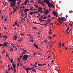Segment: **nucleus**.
I'll use <instances>...</instances> for the list:
<instances>
[{
    "label": "nucleus",
    "mask_w": 73,
    "mask_h": 73,
    "mask_svg": "<svg viewBox=\"0 0 73 73\" xmlns=\"http://www.w3.org/2000/svg\"><path fill=\"white\" fill-rule=\"evenodd\" d=\"M58 20L59 21L60 23L62 24V22L63 21H65L66 20V18L64 17L60 18V17H59L58 18Z\"/></svg>",
    "instance_id": "f257e3e1"
},
{
    "label": "nucleus",
    "mask_w": 73,
    "mask_h": 73,
    "mask_svg": "<svg viewBox=\"0 0 73 73\" xmlns=\"http://www.w3.org/2000/svg\"><path fill=\"white\" fill-rule=\"evenodd\" d=\"M9 1V2L10 3H10V4H11L10 6V7H15L16 5V1H13V0H8Z\"/></svg>",
    "instance_id": "f03ea898"
},
{
    "label": "nucleus",
    "mask_w": 73,
    "mask_h": 73,
    "mask_svg": "<svg viewBox=\"0 0 73 73\" xmlns=\"http://www.w3.org/2000/svg\"><path fill=\"white\" fill-rule=\"evenodd\" d=\"M29 55H27V54H25L23 56V57L22 58L23 60H27V59L29 57Z\"/></svg>",
    "instance_id": "7ed1b4c3"
},
{
    "label": "nucleus",
    "mask_w": 73,
    "mask_h": 73,
    "mask_svg": "<svg viewBox=\"0 0 73 73\" xmlns=\"http://www.w3.org/2000/svg\"><path fill=\"white\" fill-rule=\"evenodd\" d=\"M48 5V7H52L53 8H55L54 6L53 5L52 3H50Z\"/></svg>",
    "instance_id": "20e7f679"
},
{
    "label": "nucleus",
    "mask_w": 73,
    "mask_h": 73,
    "mask_svg": "<svg viewBox=\"0 0 73 73\" xmlns=\"http://www.w3.org/2000/svg\"><path fill=\"white\" fill-rule=\"evenodd\" d=\"M34 47H35L36 49H38V45L36 44L35 43H34Z\"/></svg>",
    "instance_id": "39448f33"
},
{
    "label": "nucleus",
    "mask_w": 73,
    "mask_h": 73,
    "mask_svg": "<svg viewBox=\"0 0 73 73\" xmlns=\"http://www.w3.org/2000/svg\"><path fill=\"white\" fill-rule=\"evenodd\" d=\"M12 66H13V68H14V69H15L16 67V66L15 65V64L14 63L12 64Z\"/></svg>",
    "instance_id": "423d86ee"
},
{
    "label": "nucleus",
    "mask_w": 73,
    "mask_h": 73,
    "mask_svg": "<svg viewBox=\"0 0 73 73\" xmlns=\"http://www.w3.org/2000/svg\"><path fill=\"white\" fill-rule=\"evenodd\" d=\"M23 11L25 12H27V11H29V9H26L23 10Z\"/></svg>",
    "instance_id": "0eeeda50"
},
{
    "label": "nucleus",
    "mask_w": 73,
    "mask_h": 73,
    "mask_svg": "<svg viewBox=\"0 0 73 73\" xmlns=\"http://www.w3.org/2000/svg\"><path fill=\"white\" fill-rule=\"evenodd\" d=\"M44 1H45V2H46V3H47V4L48 5L49 4V0H47L46 1V0H44Z\"/></svg>",
    "instance_id": "6e6552de"
},
{
    "label": "nucleus",
    "mask_w": 73,
    "mask_h": 73,
    "mask_svg": "<svg viewBox=\"0 0 73 73\" xmlns=\"http://www.w3.org/2000/svg\"><path fill=\"white\" fill-rule=\"evenodd\" d=\"M13 37L14 38V39L13 38V39L14 40H16V38H17V36L15 35L13 36Z\"/></svg>",
    "instance_id": "1a4fd4ad"
},
{
    "label": "nucleus",
    "mask_w": 73,
    "mask_h": 73,
    "mask_svg": "<svg viewBox=\"0 0 73 73\" xmlns=\"http://www.w3.org/2000/svg\"><path fill=\"white\" fill-rule=\"evenodd\" d=\"M4 46L3 47H4L5 46H8L7 45V43L5 42H4L3 43Z\"/></svg>",
    "instance_id": "9d476101"
},
{
    "label": "nucleus",
    "mask_w": 73,
    "mask_h": 73,
    "mask_svg": "<svg viewBox=\"0 0 73 73\" xmlns=\"http://www.w3.org/2000/svg\"><path fill=\"white\" fill-rule=\"evenodd\" d=\"M28 70H31V69H30V68H26V70L27 71V73H28Z\"/></svg>",
    "instance_id": "9b49d317"
},
{
    "label": "nucleus",
    "mask_w": 73,
    "mask_h": 73,
    "mask_svg": "<svg viewBox=\"0 0 73 73\" xmlns=\"http://www.w3.org/2000/svg\"><path fill=\"white\" fill-rule=\"evenodd\" d=\"M52 14H53V15H57V12H55V11H54L52 12Z\"/></svg>",
    "instance_id": "f8f14e48"
},
{
    "label": "nucleus",
    "mask_w": 73,
    "mask_h": 73,
    "mask_svg": "<svg viewBox=\"0 0 73 73\" xmlns=\"http://www.w3.org/2000/svg\"><path fill=\"white\" fill-rule=\"evenodd\" d=\"M37 54H38V55H40V56H42V53L41 52H39L38 53H37Z\"/></svg>",
    "instance_id": "ddd939ff"
},
{
    "label": "nucleus",
    "mask_w": 73,
    "mask_h": 73,
    "mask_svg": "<svg viewBox=\"0 0 73 73\" xmlns=\"http://www.w3.org/2000/svg\"><path fill=\"white\" fill-rule=\"evenodd\" d=\"M40 12H41V13H44V12H45L44 11H42V8H41V9H40Z\"/></svg>",
    "instance_id": "4468645a"
},
{
    "label": "nucleus",
    "mask_w": 73,
    "mask_h": 73,
    "mask_svg": "<svg viewBox=\"0 0 73 73\" xmlns=\"http://www.w3.org/2000/svg\"><path fill=\"white\" fill-rule=\"evenodd\" d=\"M41 7H39V9H38L39 10L38 11V12H37L38 13V12H40L41 11Z\"/></svg>",
    "instance_id": "2eb2a0df"
},
{
    "label": "nucleus",
    "mask_w": 73,
    "mask_h": 73,
    "mask_svg": "<svg viewBox=\"0 0 73 73\" xmlns=\"http://www.w3.org/2000/svg\"><path fill=\"white\" fill-rule=\"evenodd\" d=\"M59 46L60 48H61V42H60L59 43Z\"/></svg>",
    "instance_id": "dca6fc26"
},
{
    "label": "nucleus",
    "mask_w": 73,
    "mask_h": 73,
    "mask_svg": "<svg viewBox=\"0 0 73 73\" xmlns=\"http://www.w3.org/2000/svg\"><path fill=\"white\" fill-rule=\"evenodd\" d=\"M42 19H43V17L41 16L39 20H42Z\"/></svg>",
    "instance_id": "f3484780"
},
{
    "label": "nucleus",
    "mask_w": 73,
    "mask_h": 73,
    "mask_svg": "<svg viewBox=\"0 0 73 73\" xmlns=\"http://www.w3.org/2000/svg\"><path fill=\"white\" fill-rule=\"evenodd\" d=\"M48 13L46 11H45V12H44V14H45V15H47Z\"/></svg>",
    "instance_id": "a211bd4d"
},
{
    "label": "nucleus",
    "mask_w": 73,
    "mask_h": 73,
    "mask_svg": "<svg viewBox=\"0 0 73 73\" xmlns=\"http://www.w3.org/2000/svg\"><path fill=\"white\" fill-rule=\"evenodd\" d=\"M13 9L14 10V12H15L16 11V10H17V9L15 8H13Z\"/></svg>",
    "instance_id": "6ab92c4d"
},
{
    "label": "nucleus",
    "mask_w": 73,
    "mask_h": 73,
    "mask_svg": "<svg viewBox=\"0 0 73 73\" xmlns=\"http://www.w3.org/2000/svg\"><path fill=\"white\" fill-rule=\"evenodd\" d=\"M33 71H34V72L35 73H36L37 72V71H36V70L35 69H34L33 70Z\"/></svg>",
    "instance_id": "aec40b11"
},
{
    "label": "nucleus",
    "mask_w": 73,
    "mask_h": 73,
    "mask_svg": "<svg viewBox=\"0 0 73 73\" xmlns=\"http://www.w3.org/2000/svg\"><path fill=\"white\" fill-rule=\"evenodd\" d=\"M3 46L4 47V44H0V46Z\"/></svg>",
    "instance_id": "412c9836"
},
{
    "label": "nucleus",
    "mask_w": 73,
    "mask_h": 73,
    "mask_svg": "<svg viewBox=\"0 0 73 73\" xmlns=\"http://www.w3.org/2000/svg\"><path fill=\"white\" fill-rule=\"evenodd\" d=\"M34 6H36V7L38 8V9H39V7L37 5H34Z\"/></svg>",
    "instance_id": "4be33fe9"
},
{
    "label": "nucleus",
    "mask_w": 73,
    "mask_h": 73,
    "mask_svg": "<svg viewBox=\"0 0 73 73\" xmlns=\"http://www.w3.org/2000/svg\"><path fill=\"white\" fill-rule=\"evenodd\" d=\"M69 32H68V33H66V34H69L70 32V31H71V30H70L69 31Z\"/></svg>",
    "instance_id": "5701e85b"
},
{
    "label": "nucleus",
    "mask_w": 73,
    "mask_h": 73,
    "mask_svg": "<svg viewBox=\"0 0 73 73\" xmlns=\"http://www.w3.org/2000/svg\"><path fill=\"white\" fill-rule=\"evenodd\" d=\"M28 2V1H25V2L24 3V4H27V3Z\"/></svg>",
    "instance_id": "b1692460"
},
{
    "label": "nucleus",
    "mask_w": 73,
    "mask_h": 73,
    "mask_svg": "<svg viewBox=\"0 0 73 73\" xmlns=\"http://www.w3.org/2000/svg\"><path fill=\"white\" fill-rule=\"evenodd\" d=\"M49 10L50 11H52V10L51 9V7H49Z\"/></svg>",
    "instance_id": "393cba45"
},
{
    "label": "nucleus",
    "mask_w": 73,
    "mask_h": 73,
    "mask_svg": "<svg viewBox=\"0 0 73 73\" xmlns=\"http://www.w3.org/2000/svg\"><path fill=\"white\" fill-rule=\"evenodd\" d=\"M47 40H46V39H45L44 40V42H45V43H47Z\"/></svg>",
    "instance_id": "a878e982"
},
{
    "label": "nucleus",
    "mask_w": 73,
    "mask_h": 73,
    "mask_svg": "<svg viewBox=\"0 0 73 73\" xmlns=\"http://www.w3.org/2000/svg\"><path fill=\"white\" fill-rule=\"evenodd\" d=\"M13 70H14V72L15 73H16V70L15 69H13Z\"/></svg>",
    "instance_id": "bb28decb"
},
{
    "label": "nucleus",
    "mask_w": 73,
    "mask_h": 73,
    "mask_svg": "<svg viewBox=\"0 0 73 73\" xmlns=\"http://www.w3.org/2000/svg\"><path fill=\"white\" fill-rule=\"evenodd\" d=\"M3 38H8V37L7 36H5Z\"/></svg>",
    "instance_id": "cd10ccee"
},
{
    "label": "nucleus",
    "mask_w": 73,
    "mask_h": 73,
    "mask_svg": "<svg viewBox=\"0 0 73 73\" xmlns=\"http://www.w3.org/2000/svg\"><path fill=\"white\" fill-rule=\"evenodd\" d=\"M27 16H26V17H24L23 18V20H25V18H27Z\"/></svg>",
    "instance_id": "c85d7f7f"
},
{
    "label": "nucleus",
    "mask_w": 73,
    "mask_h": 73,
    "mask_svg": "<svg viewBox=\"0 0 73 73\" xmlns=\"http://www.w3.org/2000/svg\"><path fill=\"white\" fill-rule=\"evenodd\" d=\"M32 14H33V12H31L30 13L29 15H32Z\"/></svg>",
    "instance_id": "c756f323"
},
{
    "label": "nucleus",
    "mask_w": 73,
    "mask_h": 73,
    "mask_svg": "<svg viewBox=\"0 0 73 73\" xmlns=\"http://www.w3.org/2000/svg\"><path fill=\"white\" fill-rule=\"evenodd\" d=\"M10 61L11 63H13V60H11Z\"/></svg>",
    "instance_id": "7c9ffc66"
},
{
    "label": "nucleus",
    "mask_w": 73,
    "mask_h": 73,
    "mask_svg": "<svg viewBox=\"0 0 73 73\" xmlns=\"http://www.w3.org/2000/svg\"><path fill=\"white\" fill-rule=\"evenodd\" d=\"M5 52V50H4L3 51V52H2L1 53L2 54H4V52Z\"/></svg>",
    "instance_id": "2f4dec72"
},
{
    "label": "nucleus",
    "mask_w": 73,
    "mask_h": 73,
    "mask_svg": "<svg viewBox=\"0 0 73 73\" xmlns=\"http://www.w3.org/2000/svg\"><path fill=\"white\" fill-rule=\"evenodd\" d=\"M22 40H23V39L22 40H18V42H20L21 41H22Z\"/></svg>",
    "instance_id": "473e14b6"
},
{
    "label": "nucleus",
    "mask_w": 73,
    "mask_h": 73,
    "mask_svg": "<svg viewBox=\"0 0 73 73\" xmlns=\"http://www.w3.org/2000/svg\"><path fill=\"white\" fill-rule=\"evenodd\" d=\"M33 29H37V28H36V27H33Z\"/></svg>",
    "instance_id": "72a5a7b5"
},
{
    "label": "nucleus",
    "mask_w": 73,
    "mask_h": 73,
    "mask_svg": "<svg viewBox=\"0 0 73 73\" xmlns=\"http://www.w3.org/2000/svg\"><path fill=\"white\" fill-rule=\"evenodd\" d=\"M51 57V55H50L49 56H48V58H50Z\"/></svg>",
    "instance_id": "f704fd0d"
},
{
    "label": "nucleus",
    "mask_w": 73,
    "mask_h": 73,
    "mask_svg": "<svg viewBox=\"0 0 73 73\" xmlns=\"http://www.w3.org/2000/svg\"><path fill=\"white\" fill-rule=\"evenodd\" d=\"M23 51L24 52H27V50H25L24 49L23 50Z\"/></svg>",
    "instance_id": "c9c22d12"
},
{
    "label": "nucleus",
    "mask_w": 73,
    "mask_h": 73,
    "mask_svg": "<svg viewBox=\"0 0 73 73\" xmlns=\"http://www.w3.org/2000/svg\"><path fill=\"white\" fill-rule=\"evenodd\" d=\"M38 66H42V65L40 64H38Z\"/></svg>",
    "instance_id": "e433bc0d"
},
{
    "label": "nucleus",
    "mask_w": 73,
    "mask_h": 73,
    "mask_svg": "<svg viewBox=\"0 0 73 73\" xmlns=\"http://www.w3.org/2000/svg\"><path fill=\"white\" fill-rule=\"evenodd\" d=\"M48 17L49 18L51 17V16H50V15H48Z\"/></svg>",
    "instance_id": "4c0bfd02"
},
{
    "label": "nucleus",
    "mask_w": 73,
    "mask_h": 73,
    "mask_svg": "<svg viewBox=\"0 0 73 73\" xmlns=\"http://www.w3.org/2000/svg\"><path fill=\"white\" fill-rule=\"evenodd\" d=\"M46 19V17L45 16L43 18V19Z\"/></svg>",
    "instance_id": "58836bf2"
},
{
    "label": "nucleus",
    "mask_w": 73,
    "mask_h": 73,
    "mask_svg": "<svg viewBox=\"0 0 73 73\" xmlns=\"http://www.w3.org/2000/svg\"><path fill=\"white\" fill-rule=\"evenodd\" d=\"M49 33L50 35L52 34V33L51 32H49Z\"/></svg>",
    "instance_id": "ea45409f"
},
{
    "label": "nucleus",
    "mask_w": 73,
    "mask_h": 73,
    "mask_svg": "<svg viewBox=\"0 0 73 73\" xmlns=\"http://www.w3.org/2000/svg\"><path fill=\"white\" fill-rule=\"evenodd\" d=\"M40 3L42 4V5L44 4V3H43V2H40Z\"/></svg>",
    "instance_id": "a19ab883"
},
{
    "label": "nucleus",
    "mask_w": 73,
    "mask_h": 73,
    "mask_svg": "<svg viewBox=\"0 0 73 73\" xmlns=\"http://www.w3.org/2000/svg\"><path fill=\"white\" fill-rule=\"evenodd\" d=\"M34 68H35V67H33V68H32L31 69V70H33V69H34Z\"/></svg>",
    "instance_id": "79ce46f5"
},
{
    "label": "nucleus",
    "mask_w": 73,
    "mask_h": 73,
    "mask_svg": "<svg viewBox=\"0 0 73 73\" xmlns=\"http://www.w3.org/2000/svg\"><path fill=\"white\" fill-rule=\"evenodd\" d=\"M30 1L32 3H34V1Z\"/></svg>",
    "instance_id": "37998d69"
},
{
    "label": "nucleus",
    "mask_w": 73,
    "mask_h": 73,
    "mask_svg": "<svg viewBox=\"0 0 73 73\" xmlns=\"http://www.w3.org/2000/svg\"><path fill=\"white\" fill-rule=\"evenodd\" d=\"M10 50V51H13V48H12L11 50Z\"/></svg>",
    "instance_id": "c03bdc74"
},
{
    "label": "nucleus",
    "mask_w": 73,
    "mask_h": 73,
    "mask_svg": "<svg viewBox=\"0 0 73 73\" xmlns=\"http://www.w3.org/2000/svg\"><path fill=\"white\" fill-rule=\"evenodd\" d=\"M34 66H35L36 67V68H37V65H33Z\"/></svg>",
    "instance_id": "a18cd8bd"
},
{
    "label": "nucleus",
    "mask_w": 73,
    "mask_h": 73,
    "mask_svg": "<svg viewBox=\"0 0 73 73\" xmlns=\"http://www.w3.org/2000/svg\"><path fill=\"white\" fill-rule=\"evenodd\" d=\"M68 30L67 29L66 30V33H68V32H68Z\"/></svg>",
    "instance_id": "49530a36"
},
{
    "label": "nucleus",
    "mask_w": 73,
    "mask_h": 73,
    "mask_svg": "<svg viewBox=\"0 0 73 73\" xmlns=\"http://www.w3.org/2000/svg\"><path fill=\"white\" fill-rule=\"evenodd\" d=\"M35 64L36 65H37V62H36V63H35Z\"/></svg>",
    "instance_id": "de8ad7c7"
},
{
    "label": "nucleus",
    "mask_w": 73,
    "mask_h": 73,
    "mask_svg": "<svg viewBox=\"0 0 73 73\" xmlns=\"http://www.w3.org/2000/svg\"><path fill=\"white\" fill-rule=\"evenodd\" d=\"M22 57H23V55H22V56H20V58L21 60V58H22Z\"/></svg>",
    "instance_id": "09e8293b"
},
{
    "label": "nucleus",
    "mask_w": 73,
    "mask_h": 73,
    "mask_svg": "<svg viewBox=\"0 0 73 73\" xmlns=\"http://www.w3.org/2000/svg\"><path fill=\"white\" fill-rule=\"evenodd\" d=\"M24 15V13H23L21 15V16H23Z\"/></svg>",
    "instance_id": "8fccbe9b"
},
{
    "label": "nucleus",
    "mask_w": 73,
    "mask_h": 73,
    "mask_svg": "<svg viewBox=\"0 0 73 73\" xmlns=\"http://www.w3.org/2000/svg\"><path fill=\"white\" fill-rule=\"evenodd\" d=\"M37 2H38V3H40V4H41V3L39 2V1H38V0L37 1Z\"/></svg>",
    "instance_id": "3c124183"
},
{
    "label": "nucleus",
    "mask_w": 73,
    "mask_h": 73,
    "mask_svg": "<svg viewBox=\"0 0 73 73\" xmlns=\"http://www.w3.org/2000/svg\"><path fill=\"white\" fill-rule=\"evenodd\" d=\"M20 35H21V36H23V35H24V34H21Z\"/></svg>",
    "instance_id": "603ef678"
},
{
    "label": "nucleus",
    "mask_w": 73,
    "mask_h": 73,
    "mask_svg": "<svg viewBox=\"0 0 73 73\" xmlns=\"http://www.w3.org/2000/svg\"><path fill=\"white\" fill-rule=\"evenodd\" d=\"M54 60H52V63H53V62H54Z\"/></svg>",
    "instance_id": "864d4df0"
},
{
    "label": "nucleus",
    "mask_w": 73,
    "mask_h": 73,
    "mask_svg": "<svg viewBox=\"0 0 73 73\" xmlns=\"http://www.w3.org/2000/svg\"><path fill=\"white\" fill-rule=\"evenodd\" d=\"M10 68H11V69H13V68H12V66H11Z\"/></svg>",
    "instance_id": "5fc2aeb1"
},
{
    "label": "nucleus",
    "mask_w": 73,
    "mask_h": 73,
    "mask_svg": "<svg viewBox=\"0 0 73 73\" xmlns=\"http://www.w3.org/2000/svg\"><path fill=\"white\" fill-rule=\"evenodd\" d=\"M46 11L48 12H49V9H47L46 10Z\"/></svg>",
    "instance_id": "6e6d98bb"
},
{
    "label": "nucleus",
    "mask_w": 73,
    "mask_h": 73,
    "mask_svg": "<svg viewBox=\"0 0 73 73\" xmlns=\"http://www.w3.org/2000/svg\"><path fill=\"white\" fill-rule=\"evenodd\" d=\"M25 15H26V16L27 15V12H26L25 13Z\"/></svg>",
    "instance_id": "4d7b16f0"
},
{
    "label": "nucleus",
    "mask_w": 73,
    "mask_h": 73,
    "mask_svg": "<svg viewBox=\"0 0 73 73\" xmlns=\"http://www.w3.org/2000/svg\"><path fill=\"white\" fill-rule=\"evenodd\" d=\"M17 22H15V25H17Z\"/></svg>",
    "instance_id": "13d9d810"
},
{
    "label": "nucleus",
    "mask_w": 73,
    "mask_h": 73,
    "mask_svg": "<svg viewBox=\"0 0 73 73\" xmlns=\"http://www.w3.org/2000/svg\"><path fill=\"white\" fill-rule=\"evenodd\" d=\"M69 27H68L67 29V30H69Z\"/></svg>",
    "instance_id": "bf43d9fd"
},
{
    "label": "nucleus",
    "mask_w": 73,
    "mask_h": 73,
    "mask_svg": "<svg viewBox=\"0 0 73 73\" xmlns=\"http://www.w3.org/2000/svg\"><path fill=\"white\" fill-rule=\"evenodd\" d=\"M39 21H40V22H42V21H43L42 20H39Z\"/></svg>",
    "instance_id": "052dcab7"
},
{
    "label": "nucleus",
    "mask_w": 73,
    "mask_h": 73,
    "mask_svg": "<svg viewBox=\"0 0 73 73\" xmlns=\"http://www.w3.org/2000/svg\"><path fill=\"white\" fill-rule=\"evenodd\" d=\"M35 13H36V14H37L38 12H36V11H35Z\"/></svg>",
    "instance_id": "680f3d73"
},
{
    "label": "nucleus",
    "mask_w": 73,
    "mask_h": 73,
    "mask_svg": "<svg viewBox=\"0 0 73 73\" xmlns=\"http://www.w3.org/2000/svg\"><path fill=\"white\" fill-rule=\"evenodd\" d=\"M24 3H22L21 5H22V6H23V5H24Z\"/></svg>",
    "instance_id": "e2e57ef3"
},
{
    "label": "nucleus",
    "mask_w": 73,
    "mask_h": 73,
    "mask_svg": "<svg viewBox=\"0 0 73 73\" xmlns=\"http://www.w3.org/2000/svg\"><path fill=\"white\" fill-rule=\"evenodd\" d=\"M37 54V53H35V54H33V55H34V56L35 55V54Z\"/></svg>",
    "instance_id": "0e129e2a"
},
{
    "label": "nucleus",
    "mask_w": 73,
    "mask_h": 73,
    "mask_svg": "<svg viewBox=\"0 0 73 73\" xmlns=\"http://www.w3.org/2000/svg\"><path fill=\"white\" fill-rule=\"evenodd\" d=\"M42 5H43V6H45V4L43 3V4Z\"/></svg>",
    "instance_id": "69168bd1"
},
{
    "label": "nucleus",
    "mask_w": 73,
    "mask_h": 73,
    "mask_svg": "<svg viewBox=\"0 0 73 73\" xmlns=\"http://www.w3.org/2000/svg\"><path fill=\"white\" fill-rule=\"evenodd\" d=\"M39 17H40L39 16H38L36 17H37V18H38Z\"/></svg>",
    "instance_id": "338daca9"
},
{
    "label": "nucleus",
    "mask_w": 73,
    "mask_h": 73,
    "mask_svg": "<svg viewBox=\"0 0 73 73\" xmlns=\"http://www.w3.org/2000/svg\"><path fill=\"white\" fill-rule=\"evenodd\" d=\"M37 22H35V23L34 24H37Z\"/></svg>",
    "instance_id": "774afa93"
}]
</instances>
